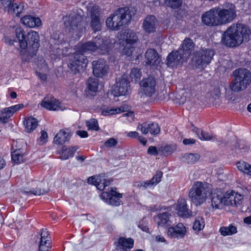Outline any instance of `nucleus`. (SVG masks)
Masks as SVG:
<instances>
[{
  "instance_id": "obj_10",
  "label": "nucleus",
  "mask_w": 251,
  "mask_h": 251,
  "mask_svg": "<svg viewBox=\"0 0 251 251\" xmlns=\"http://www.w3.org/2000/svg\"><path fill=\"white\" fill-rule=\"evenodd\" d=\"M156 83L154 78L152 76H149L143 78L140 82V93L142 96L151 97L156 91Z\"/></svg>"
},
{
  "instance_id": "obj_3",
  "label": "nucleus",
  "mask_w": 251,
  "mask_h": 251,
  "mask_svg": "<svg viewBox=\"0 0 251 251\" xmlns=\"http://www.w3.org/2000/svg\"><path fill=\"white\" fill-rule=\"evenodd\" d=\"M234 78L230 82L229 87L234 92L245 90L251 82V73L246 69L239 68L233 73Z\"/></svg>"
},
{
  "instance_id": "obj_48",
  "label": "nucleus",
  "mask_w": 251,
  "mask_h": 251,
  "mask_svg": "<svg viewBox=\"0 0 251 251\" xmlns=\"http://www.w3.org/2000/svg\"><path fill=\"white\" fill-rule=\"evenodd\" d=\"M163 176V173L160 171H157L155 175L149 181L151 185H156L161 180Z\"/></svg>"
},
{
  "instance_id": "obj_45",
  "label": "nucleus",
  "mask_w": 251,
  "mask_h": 251,
  "mask_svg": "<svg viewBox=\"0 0 251 251\" xmlns=\"http://www.w3.org/2000/svg\"><path fill=\"white\" fill-rule=\"evenodd\" d=\"M142 73L140 69L137 68H133L130 72V76L132 80L135 82L138 81L141 78Z\"/></svg>"
},
{
  "instance_id": "obj_60",
  "label": "nucleus",
  "mask_w": 251,
  "mask_h": 251,
  "mask_svg": "<svg viewBox=\"0 0 251 251\" xmlns=\"http://www.w3.org/2000/svg\"><path fill=\"white\" fill-rule=\"evenodd\" d=\"M6 115L7 114L4 111L0 113V123L4 124L7 122L8 119L10 117H7Z\"/></svg>"
},
{
  "instance_id": "obj_62",
  "label": "nucleus",
  "mask_w": 251,
  "mask_h": 251,
  "mask_svg": "<svg viewBox=\"0 0 251 251\" xmlns=\"http://www.w3.org/2000/svg\"><path fill=\"white\" fill-rule=\"evenodd\" d=\"M195 142H196V140L194 139H191V138H189V139L186 138V139H184L183 140V143L185 145L194 144L195 143Z\"/></svg>"
},
{
  "instance_id": "obj_47",
  "label": "nucleus",
  "mask_w": 251,
  "mask_h": 251,
  "mask_svg": "<svg viewBox=\"0 0 251 251\" xmlns=\"http://www.w3.org/2000/svg\"><path fill=\"white\" fill-rule=\"evenodd\" d=\"M204 226V221L202 218H196L193 225V228L198 231L201 230Z\"/></svg>"
},
{
  "instance_id": "obj_51",
  "label": "nucleus",
  "mask_w": 251,
  "mask_h": 251,
  "mask_svg": "<svg viewBox=\"0 0 251 251\" xmlns=\"http://www.w3.org/2000/svg\"><path fill=\"white\" fill-rule=\"evenodd\" d=\"M148 128H149L150 132L151 134L157 135L160 131V127L158 124L156 123H151L148 124Z\"/></svg>"
},
{
  "instance_id": "obj_23",
  "label": "nucleus",
  "mask_w": 251,
  "mask_h": 251,
  "mask_svg": "<svg viewBox=\"0 0 251 251\" xmlns=\"http://www.w3.org/2000/svg\"><path fill=\"white\" fill-rule=\"evenodd\" d=\"M120 38L125 41L126 44L129 46L133 45L138 41V36L136 33L130 29L126 30L121 34Z\"/></svg>"
},
{
  "instance_id": "obj_38",
  "label": "nucleus",
  "mask_w": 251,
  "mask_h": 251,
  "mask_svg": "<svg viewBox=\"0 0 251 251\" xmlns=\"http://www.w3.org/2000/svg\"><path fill=\"white\" fill-rule=\"evenodd\" d=\"M199 158L200 156L197 153H186L182 157V159L185 163L193 164L196 162Z\"/></svg>"
},
{
  "instance_id": "obj_8",
  "label": "nucleus",
  "mask_w": 251,
  "mask_h": 251,
  "mask_svg": "<svg viewBox=\"0 0 251 251\" xmlns=\"http://www.w3.org/2000/svg\"><path fill=\"white\" fill-rule=\"evenodd\" d=\"M82 17L77 13H70L63 17L64 25L66 31L76 33L81 29Z\"/></svg>"
},
{
  "instance_id": "obj_63",
  "label": "nucleus",
  "mask_w": 251,
  "mask_h": 251,
  "mask_svg": "<svg viewBox=\"0 0 251 251\" xmlns=\"http://www.w3.org/2000/svg\"><path fill=\"white\" fill-rule=\"evenodd\" d=\"M41 133V136L40 139L41 141H43V143H46L47 141V139L48 138L47 133L44 130H42Z\"/></svg>"
},
{
  "instance_id": "obj_12",
  "label": "nucleus",
  "mask_w": 251,
  "mask_h": 251,
  "mask_svg": "<svg viewBox=\"0 0 251 251\" xmlns=\"http://www.w3.org/2000/svg\"><path fill=\"white\" fill-rule=\"evenodd\" d=\"M129 83L126 75H124L117 78L113 89L114 95L116 96L125 95L128 92L129 87Z\"/></svg>"
},
{
  "instance_id": "obj_16",
  "label": "nucleus",
  "mask_w": 251,
  "mask_h": 251,
  "mask_svg": "<svg viewBox=\"0 0 251 251\" xmlns=\"http://www.w3.org/2000/svg\"><path fill=\"white\" fill-rule=\"evenodd\" d=\"M87 181L89 184L94 185L98 189L102 191L106 186H109L111 184L112 180L107 179L102 175H98L89 177Z\"/></svg>"
},
{
  "instance_id": "obj_2",
  "label": "nucleus",
  "mask_w": 251,
  "mask_h": 251,
  "mask_svg": "<svg viewBox=\"0 0 251 251\" xmlns=\"http://www.w3.org/2000/svg\"><path fill=\"white\" fill-rule=\"evenodd\" d=\"M131 19L129 9L122 7L116 10L106 21L107 26L113 30H118L122 26L127 25Z\"/></svg>"
},
{
  "instance_id": "obj_49",
  "label": "nucleus",
  "mask_w": 251,
  "mask_h": 251,
  "mask_svg": "<svg viewBox=\"0 0 251 251\" xmlns=\"http://www.w3.org/2000/svg\"><path fill=\"white\" fill-rule=\"evenodd\" d=\"M86 125L89 129L97 131L99 130L98 121L95 119H91L89 121H86Z\"/></svg>"
},
{
  "instance_id": "obj_52",
  "label": "nucleus",
  "mask_w": 251,
  "mask_h": 251,
  "mask_svg": "<svg viewBox=\"0 0 251 251\" xmlns=\"http://www.w3.org/2000/svg\"><path fill=\"white\" fill-rule=\"evenodd\" d=\"M49 191V189L48 188H46L45 189H41L39 188L37 190H33V191L29 192H25V193L29 194H33L36 196H40L41 195H44Z\"/></svg>"
},
{
  "instance_id": "obj_7",
  "label": "nucleus",
  "mask_w": 251,
  "mask_h": 251,
  "mask_svg": "<svg viewBox=\"0 0 251 251\" xmlns=\"http://www.w3.org/2000/svg\"><path fill=\"white\" fill-rule=\"evenodd\" d=\"M221 25L232 22L237 17L235 6L230 2H226L223 7H217Z\"/></svg>"
},
{
  "instance_id": "obj_11",
  "label": "nucleus",
  "mask_w": 251,
  "mask_h": 251,
  "mask_svg": "<svg viewBox=\"0 0 251 251\" xmlns=\"http://www.w3.org/2000/svg\"><path fill=\"white\" fill-rule=\"evenodd\" d=\"M217 7L205 12L201 17L202 22L209 26L221 25Z\"/></svg>"
},
{
  "instance_id": "obj_42",
  "label": "nucleus",
  "mask_w": 251,
  "mask_h": 251,
  "mask_svg": "<svg viewBox=\"0 0 251 251\" xmlns=\"http://www.w3.org/2000/svg\"><path fill=\"white\" fill-rule=\"evenodd\" d=\"M90 25L92 30L96 32L101 29V23L100 18H91Z\"/></svg>"
},
{
  "instance_id": "obj_56",
  "label": "nucleus",
  "mask_w": 251,
  "mask_h": 251,
  "mask_svg": "<svg viewBox=\"0 0 251 251\" xmlns=\"http://www.w3.org/2000/svg\"><path fill=\"white\" fill-rule=\"evenodd\" d=\"M117 144V141L114 138H110L104 143L106 147L111 148L115 146Z\"/></svg>"
},
{
  "instance_id": "obj_13",
  "label": "nucleus",
  "mask_w": 251,
  "mask_h": 251,
  "mask_svg": "<svg viewBox=\"0 0 251 251\" xmlns=\"http://www.w3.org/2000/svg\"><path fill=\"white\" fill-rule=\"evenodd\" d=\"M92 67L94 75L98 77H101L106 75L109 69L106 61L102 58L93 61Z\"/></svg>"
},
{
  "instance_id": "obj_24",
  "label": "nucleus",
  "mask_w": 251,
  "mask_h": 251,
  "mask_svg": "<svg viewBox=\"0 0 251 251\" xmlns=\"http://www.w3.org/2000/svg\"><path fill=\"white\" fill-rule=\"evenodd\" d=\"M194 44L190 38H186L184 40L181 48L178 50H181L184 56L188 58L194 50Z\"/></svg>"
},
{
  "instance_id": "obj_32",
  "label": "nucleus",
  "mask_w": 251,
  "mask_h": 251,
  "mask_svg": "<svg viewBox=\"0 0 251 251\" xmlns=\"http://www.w3.org/2000/svg\"><path fill=\"white\" fill-rule=\"evenodd\" d=\"M24 5L22 3H11L6 11L11 15L19 17L20 13L22 12L24 9Z\"/></svg>"
},
{
  "instance_id": "obj_18",
  "label": "nucleus",
  "mask_w": 251,
  "mask_h": 251,
  "mask_svg": "<svg viewBox=\"0 0 251 251\" xmlns=\"http://www.w3.org/2000/svg\"><path fill=\"white\" fill-rule=\"evenodd\" d=\"M41 105L50 110H58L61 108L60 103L51 95H48L41 102Z\"/></svg>"
},
{
  "instance_id": "obj_15",
  "label": "nucleus",
  "mask_w": 251,
  "mask_h": 251,
  "mask_svg": "<svg viewBox=\"0 0 251 251\" xmlns=\"http://www.w3.org/2000/svg\"><path fill=\"white\" fill-rule=\"evenodd\" d=\"M100 197L102 199L105 200L109 204L114 206H118L122 202L120 198L122 197V194L117 193L112 188L110 192H103L100 195Z\"/></svg>"
},
{
  "instance_id": "obj_40",
  "label": "nucleus",
  "mask_w": 251,
  "mask_h": 251,
  "mask_svg": "<svg viewBox=\"0 0 251 251\" xmlns=\"http://www.w3.org/2000/svg\"><path fill=\"white\" fill-rule=\"evenodd\" d=\"M182 2V0H164V3L167 7L174 9L180 7Z\"/></svg>"
},
{
  "instance_id": "obj_31",
  "label": "nucleus",
  "mask_w": 251,
  "mask_h": 251,
  "mask_svg": "<svg viewBox=\"0 0 251 251\" xmlns=\"http://www.w3.org/2000/svg\"><path fill=\"white\" fill-rule=\"evenodd\" d=\"M70 134L68 132L61 129L59 133L55 136L54 138V142L57 145H62L67 141L69 138Z\"/></svg>"
},
{
  "instance_id": "obj_4",
  "label": "nucleus",
  "mask_w": 251,
  "mask_h": 251,
  "mask_svg": "<svg viewBox=\"0 0 251 251\" xmlns=\"http://www.w3.org/2000/svg\"><path fill=\"white\" fill-rule=\"evenodd\" d=\"M209 194V190L207 187L205 186L201 182L196 181L191 189L189 196L193 203L199 205L205 201Z\"/></svg>"
},
{
  "instance_id": "obj_21",
  "label": "nucleus",
  "mask_w": 251,
  "mask_h": 251,
  "mask_svg": "<svg viewBox=\"0 0 251 251\" xmlns=\"http://www.w3.org/2000/svg\"><path fill=\"white\" fill-rule=\"evenodd\" d=\"M243 196L237 193L232 192L231 194L226 193V197L224 201L226 205L237 206L242 203Z\"/></svg>"
},
{
  "instance_id": "obj_28",
  "label": "nucleus",
  "mask_w": 251,
  "mask_h": 251,
  "mask_svg": "<svg viewBox=\"0 0 251 251\" xmlns=\"http://www.w3.org/2000/svg\"><path fill=\"white\" fill-rule=\"evenodd\" d=\"M220 96V84L219 83L211 86L209 92L206 94L207 98H208L212 102L219 99Z\"/></svg>"
},
{
  "instance_id": "obj_57",
  "label": "nucleus",
  "mask_w": 251,
  "mask_h": 251,
  "mask_svg": "<svg viewBox=\"0 0 251 251\" xmlns=\"http://www.w3.org/2000/svg\"><path fill=\"white\" fill-rule=\"evenodd\" d=\"M138 128L140 129L142 132V133L144 134H146L148 133L149 130V128H148V126H146V124L144 123V124L139 125L138 126Z\"/></svg>"
},
{
  "instance_id": "obj_26",
  "label": "nucleus",
  "mask_w": 251,
  "mask_h": 251,
  "mask_svg": "<svg viewBox=\"0 0 251 251\" xmlns=\"http://www.w3.org/2000/svg\"><path fill=\"white\" fill-rule=\"evenodd\" d=\"M134 241L131 238L121 237L119 239L118 244L116 246V250L119 251H128V250L133 248Z\"/></svg>"
},
{
  "instance_id": "obj_64",
  "label": "nucleus",
  "mask_w": 251,
  "mask_h": 251,
  "mask_svg": "<svg viewBox=\"0 0 251 251\" xmlns=\"http://www.w3.org/2000/svg\"><path fill=\"white\" fill-rule=\"evenodd\" d=\"M76 134L82 138L87 137L88 135L87 132L84 130H78L76 131Z\"/></svg>"
},
{
  "instance_id": "obj_5",
  "label": "nucleus",
  "mask_w": 251,
  "mask_h": 251,
  "mask_svg": "<svg viewBox=\"0 0 251 251\" xmlns=\"http://www.w3.org/2000/svg\"><path fill=\"white\" fill-rule=\"evenodd\" d=\"M109 48L107 40H104L100 37H96L92 41L83 43L81 46V50L89 53L99 51L101 54H105L108 52Z\"/></svg>"
},
{
  "instance_id": "obj_9",
  "label": "nucleus",
  "mask_w": 251,
  "mask_h": 251,
  "mask_svg": "<svg viewBox=\"0 0 251 251\" xmlns=\"http://www.w3.org/2000/svg\"><path fill=\"white\" fill-rule=\"evenodd\" d=\"M87 59L82 53L80 52L75 53L73 57L70 59L68 67L73 75L79 74L87 64Z\"/></svg>"
},
{
  "instance_id": "obj_50",
  "label": "nucleus",
  "mask_w": 251,
  "mask_h": 251,
  "mask_svg": "<svg viewBox=\"0 0 251 251\" xmlns=\"http://www.w3.org/2000/svg\"><path fill=\"white\" fill-rule=\"evenodd\" d=\"M122 111L121 108H107L102 111L101 114L104 116L112 115L120 113Z\"/></svg>"
},
{
  "instance_id": "obj_54",
  "label": "nucleus",
  "mask_w": 251,
  "mask_h": 251,
  "mask_svg": "<svg viewBox=\"0 0 251 251\" xmlns=\"http://www.w3.org/2000/svg\"><path fill=\"white\" fill-rule=\"evenodd\" d=\"M134 51V47L133 45H130L126 44L124 49V52L125 54L127 56H130L132 54Z\"/></svg>"
},
{
  "instance_id": "obj_46",
  "label": "nucleus",
  "mask_w": 251,
  "mask_h": 251,
  "mask_svg": "<svg viewBox=\"0 0 251 251\" xmlns=\"http://www.w3.org/2000/svg\"><path fill=\"white\" fill-rule=\"evenodd\" d=\"M11 157L12 160L16 163H20L24 161L23 155L19 150L13 151L11 153Z\"/></svg>"
},
{
  "instance_id": "obj_39",
  "label": "nucleus",
  "mask_w": 251,
  "mask_h": 251,
  "mask_svg": "<svg viewBox=\"0 0 251 251\" xmlns=\"http://www.w3.org/2000/svg\"><path fill=\"white\" fill-rule=\"evenodd\" d=\"M40 241L39 244L48 245L51 244L49 233L47 229L42 230L40 234Z\"/></svg>"
},
{
  "instance_id": "obj_33",
  "label": "nucleus",
  "mask_w": 251,
  "mask_h": 251,
  "mask_svg": "<svg viewBox=\"0 0 251 251\" xmlns=\"http://www.w3.org/2000/svg\"><path fill=\"white\" fill-rule=\"evenodd\" d=\"M221 234L224 236H230L237 233V228L234 225L230 224L228 226H222L219 229Z\"/></svg>"
},
{
  "instance_id": "obj_34",
  "label": "nucleus",
  "mask_w": 251,
  "mask_h": 251,
  "mask_svg": "<svg viewBox=\"0 0 251 251\" xmlns=\"http://www.w3.org/2000/svg\"><path fill=\"white\" fill-rule=\"evenodd\" d=\"M237 168L241 172L251 176V165L244 161H238L236 163Z\"/></svg>"
},
{
  "instance_id": "obj_25",
  "label": "nucleus",
  "mask_w": 251,
  "mask_h": 251,
  "mask_svg": "<svg viewBox=\"0 0 251 251\" xmlns=\"http://www.w3.org/2000/svg\"><path fill=\"white\" fill-rule=\"evenodd\" d=\"M157 20L153 15L147 16L143 22V26L144 30L148 33L153 32L155 30Z\"/></svg>"
},
{
  "instance_id": "obj_30",
  "label": "nucleus",
  "mask_w": 251,
  "mask_h": 251,
  "mask_svg": "<svg viewBox=\"0 0 251 251\" xmlns=\"http://www.w3.org/2000/svg\"><path fill=\"white\" fill-rule=\"evenodd\" d=\"M21 21L22 23L29 27L39 26L41 25V21L39 18H35L31 15H25L23 17Z\"/></svg>"
},
{
  "instance_id": "obj_59",
  "label": "nucleus",
  "mask_w": 251,
  "mask_h": 251,
  "mask_svg": "<svg viewBox=\"0 0 251 251\" xmlns=\"http://www.w3.org/2000/svg\"><path fill=\"white\" fill-rule=\"evenodd\" d=\"M51 244L43 245L39 244V251H50L51 249Z\"/></svg>"
},
{
  "instance_id": "obj_19",
  "label": "nucleus",
  "mask_w": 251,
  "mask_h": 251,
  "mask_svg": "<svg viewBox=\"0 0 251 251\" xmlns=\"http://www.w3.org/2000/svg\"><path fill=\"white\" fill-rule=\"evenodd\" d=\"M145 62L150 66L158 65L161 59L157 52L153 49H149L145 54Z\"/></svg>"
},
{
  "instance_id": "obj_17",
  "label": "nucleus",
  "mask_w": 251,
  "mask_h": 251,
  "mask_svg": "<svg viewBox=\"0 0 251 251\" xmlns=\"http://www.w3.org/2000/svg\"><path fill=\"white\" fill-rule=\"evenodd\" d=\"M214 54L212 50H201L197 53V62L199 65H206L211 62Z\"/></svg>"
},
{
  "instance_id": "obj_61",
  "label": "nucleus",
  "mask_w": 251,
  "mask_h": 251,
  "mask_svg": "<svg viewBox=\"0 0 251 251\" xmlns=\"http://www.w3.org/2000/svg\"><path fill=\"white\" fill-rule=\"evenodd\" d=\"M148 153L149 154L156 155L158 154L156 148L154 146H151L149 148Z\"/></svg>"
},
{
  "instance_id": "obj_29",
  "label": "nucleus",
  "mask_w": 251,
  "mask_h": 251,
  "mask_svg": "<svg viewBox=\"0 0 251 251\" xmlns=\"http://www.w3.org/2000/svg\"><path fill=\"white\" fill-rule=\"evenodd\" d=\"M171 214L167 212L158 214L154 219L158 226H167L170 225V217Z\"/></svg>"
},
{
  "instance_id": "obj_20",
  "label": "nucleus",
  "mask_w": 251,
  "mask_h": 251,
  "mask_svg": "<svg viewBox=\"0 0 251 251\" xmlns=\"http://www.w3.org/2000/svg\"><path fill=\"white\" fill-rule=\"evenodd\" d=\"M186 233V228L182 223L177 224L175 226L168 228V233L172 237L183 238Z\"/></svg>"
},
{
  "instance_id": "obj_22",
  "label": "nucleus",
  "mask_w": 251,
  "mask_h": 251,
  "mask_svg": "<svg viewBox=\"0 0 251 251\" xmlns=\"http://www.w3.org/2000/svg\"><path fill=\"white\" fill-rule=\"evenodd\" d=\"M176 209L179 216L182 217H188L192 216V212L187 207L186 201L184 199H179L177 201Z\"/></svg>"
},
{
  "instance_id": "obj_1",
  "label": "nucleus",
  "mask_w": 251,
  "mask_h": 251,
  "mask_svg": "<svg viewBox=\"0 0 251 251\" xmlns=\"http://www.w3.org/2000/svg\"><path fill=\"white\" fill-rule=\"evenodd\" d=\"M251 34L248 26L241 23L233 24L223 33L221 42L226 47H236L247 42Z\"/></svg>"
},
{
  "instance_id": "obj_43",
  "label": "nucleus",
  "mask_w": 251,
  "mask_h": 251,
  "mask_svg": "<svg viewBox=\"0 0 251 251\" xmlns=\"http://www.w3.org/2000/svg\"><path fill=\"white\" fill-rule=\"evenodd\" d=\"M15 33L16 37L19 40L20 46L21 47L22 42H25L26 35L24 33L23 29L20 26H18L16 28Z\"/></svg>"
},
{
  "instance_id": "obj_44",
  "label": "nucleus",
  "mask_w": 251,
  "mask_h": 251,
  "mask_svg": "<svg viewBox=\"0 0 251 251\" xmlns=\"http://www.w3.org/2000/svg\"><path fill=\"white\" fill-rule=\"evenodd\" d=\"M88 11L91 18H100V11L99 6H90Z\"/></svg>"
},
{
  "instance_id": "obj_53",
  "label": "nucleus",
  "mask_w": 251,
  "mask_h": 251,
  "mask_svg": "<svg viewBox=\"0 0 251 251\" xmlns=\"http://www.w3.org/2000/svg\"><path fill=\"white\" fill-rule=\"evenodd\" d=\"M159 150L162 152L164 154H168L173 152V149L170 146H166L164 147H161Z\"/></svg>"
},
{
  "instance_id": "obj_41",
  "label": "nucleus",
  "mask_w": 251,
  "mask_h": 251,
  "mask_svg": "<svg viewBox=\"0 0 251 251\" xmlns=\"http://www.w3.org/2000/svg\"><path fill=\"white\" fill-rule=\"evenodd\" d=\"M23 107L24 105L23 104H19L8 108H6L3 110V111L7 114L6 115H7V117H11L15 112L20 110Z\"/></svg>"
},
{
  "instance_id": "obj_14",
  "label": "nucleus",
  "mask_w": 251,
  "mask_h": 251,
  "mask_svg": "<svg viewBox=\"0 0 251 251\" xmlns=\"http://www.w3.org/2000/svg\"><path fill=\"white\" fill-rule=\"evenodd\" d=\"M181 50H177L172 51L168 56L167 59V64L169 66L174 67L180 65L183 61H187L186 57L181 53Z\"/></svg>"
},
{
  "instance_id": "obj_36",
  "label": "nucleus",
  "mask_w": 251,
  "mask_h": 251,
  "mask_svg": "<svg viewBox=\"0 0 251 251\" xmlns=\"http://www.w3.org/2000/svg\"><path fill=\"white\" fill-rule=\"evenodd\" d=\"M27 132H30L35 129L38 125L37 120L34 118L29 117L24 122Z\"/></svg>"
},
{
  "instance_id": "obj_58",
  "label": "nucleus",
  "mask_w": 251,
  "mask_h": 251,
  "mask_svg": "<svg viewBox=\"0 0 251 251\" xmlns=\"http://www.w3.org/2000/svg\"><path fill=\"white\" fill-rule=\"evenodd\" d=\"M201 139H203L204 140H209L213 138L212 134L207 132H205L203 130H201Z\"/></svg>"
},
{
  "instance_id": "obj_27",
  "label": "nucleus",
  "mask_w": 251,
  "mask_h": 251,
  "mask_svg": "<svg viewBox=\"0 0 251 251\" xmlns=\"http://www.w3.org/2000/svg\"><path fill=\"white\" fill-rule=\"evenodd\" d=\"M226 197V195H223L222 193L220 194H213L212 195L211 198V205L213 209H221L223 207L224 205H226L224 203L225 198Z\"/></svg>"
},
{
  "instance_id": "obj_55",
  "label": "nucleus",
  "mask_w": 251,
  "mask_h": 251,
  "mask_svg": "<svg viewBox=\"0 0 251 251\" xmlns=\"http://www.w3.org/2000/svg\"><path fill=\"white\" fill-rule=\"evenodd\" d=\"M11 4V0H0V8L3 7L6 11Z\"/></svg>"
},
{
  "instance_id": "obj_6",
  "label": "nucleus",
  "mask_w": 251,
  "mask_h": 251,
  "mask_svg": "<svg viewBox=\"0 0 251 251\" xmlns=\"http://www.w3.org/2000/svg\"><path fill=\"white\" fill-rule=\"evenodd\" d=\"M39 47V36L35 31L29 32L26 35L25 42H22L21 44V48L27 49L26 54L29 56L28 60L36 54Z\"/></svg>"
},
{
  "instance_id": "obj_35",
  "label": "nucleus",
  "mask_w": 251,
  "mask_h": 251,
  "mask_svg": "<svg viewBox=\"0 0 251 251\" xmlns=\"http://www.w3.org/2000/svg\"><path fill=\"white\" fill-rule=\"evenodd\" d=\"M99 80L95 77H90L87 81V87L89 91L96 93L98 91Z\"/></svg>"
},
{
  "instance_id": "obj_37",
  "label": "nucleus",
  "mask_w": 251,
  "mask_h": 251,
  "mask_svg": "<svg viewBox=\"0 0 251 251\" xmlns=\"http://www.w3.org/2000/svg\"><path fill=\"white\" fill-rule=\"evenodd\" d=\"M77 149V147H72L68 149L69 154H66V153L67 151V148L65 146H63L62 148V151L61 152V158L66 160L68 159L70 157L73 156Z\"/></svg>"
}]
</instances>
